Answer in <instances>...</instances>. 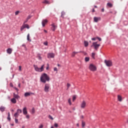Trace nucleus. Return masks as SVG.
Returning <instances> with one entry per match:
<instances>
[{
    "label": "nucleus",
    "instance_id": "obj_1",
    "mask_svg": "<svg viewBox=\"0 0 128 128\" xmlns=\"http://www.w3.org/2000/svg\"><path fill=\"white\" fill-rule=\"evenodd\" d=\"M50 76L46 73L42 74L40 77V80L43 84H46V82H50Z\"/></svg>",
    "mask_w": 128,
    "mask_h": 128
},
{
    "label": "nucleus",
    "instance_id": "obj_2",
    "mask_svg": "<svg viewBox=\"0 0 128 128\" xmlns=\"http://www.w3.org/2000/svg\"><path fill=\"white\" fill-rule=\"evenodd\" d=\"M34 66L36 72H44V64H43L40 68H38V66L36 65H34Z\"/></svg>",
    "mask_w": 128,
    "mask_h": 128
},
{
    "label": "nucleus",
    "instance_id": "obj_3",
    "mask_svg": "<svg viewBox=\"0 0 128 128\" xmlns=\"http://www.w3.org/2000/svg\"><path fill=\"white\" fill-rule=\"evenodd\" d=\"M100 44H98V42H94L92 43V44L91 46V47H94V50H98V48H100Z\"/></svg>",
    "mask_w": 128,
    "mask_h": 128
},
{
    "label": "nucleus",
    "instance_id": "obj_4",
    "mask_svg": "<svg viewBox=\"0 0 128 128\" xmlns=\"http://www.w3.org/2000/svg\"><path fill=\"white\" fill-rule=\"evenodd\" d=\"M89 70H90L91 72H96V66L92 64H90L89 66Z\"/></svg>",
    "mask_w": 128,
    "mask_h": 128
},
{
    "label": "nucleus",
    "instance_id": "obj_5",
    "mask_svg": "<svg viewBox=\"0 0 128 128\" xmlns=\"http://www.w3.org/2000/svg\"><path fill=\"white\" fill-rule=\"evenodd\" d=\"M50 86L49 84H46L44 85V91L45 92H50Z\"/></svg>",
    "mask_w": 128,
    "mask_h": 128
},
{
    "label": "nucleus",
    "instance_id": "obj_6",
    "mask_svg": "<svg viewBox=\"0 0 128 128\" xmlns=\"http://www.w3.org/2000/svg\"><path fill=\"white\" fill-rule=\"evenodd\" d=\"M104 63L106 64L107 66H112V62L111 60H104Z\"/></svg>",
    "mask_w": 128,
    "mask_h": 128
},
{
    "label": "nucleus",
    "instance_id": "obj_7",
    "mask_svg": "<svg viewBox=\"0 0 128 128\" xmlns=\"http://www.w3.org/2000/svg\"><path fill=\"white\" fill-rule=\"evenodd\" d=\"M22 111L20 109L17 110V112L14 114V116L15 118H18V116H20V114H22Z\"/></svg>",
    "mask_w": 128,
    "mask_h": 128
},
{
    "label": "nucleus",
    "instance_id": "obj_8",
    "mask_svg": "<svg viewBox=\"0 0 128 128\" xmlns=\"http://www.w3.org/2000/svg\"><path fill=\"white\" fill-rule=\"evenodd\" d=\"M80 106L81 108H86V101L83 100L80 104Z\"/></svg>",
    "mask_w": 128,
    "mask_h": 128
},
{
    "label": "nucleus",
    "instance_id": "obj_9",
    "mask_svg": "<svg viewBox=\"0 0 128 128\" xmlns=\"http://www.w3.org/2000/svg\"><path fill=\"white\" fill-rule=\"evenodd\" d=\"M54 58V53H49L48 54V58Z\"/></svg>",
    "mask_w": 128,
    "mask_h": 128
},
{
    "label": "nucleus",
    "instance_id": "obj_10",
    "mask_svg": "<svg viewBox=\"0 0 128 128\" xmlns=\"http://www.w3.org/2000/svg\"><path fill=\"white\" fill-rule=\"evenodd\" d=\"M52 30H53L54 32V30H56V28H58V26H56V24H54V23H53L52 24Z\"/></svg>",
    "mask_w": 128,
    "mask_h": 128
},
{
    "label": "nucleus",
    "instance_id": "obj_11",
    "mask_svg": "<svg viewBox=\"0 0 128 128\" xmlns=\"http://www.w3.org/2000/svg\"><path fill=\"white\" fill-rule=\"evenodd\" d=\"M13 96L14 98L16 100H20V96H18V94H16L15 93L13 94Z\"/></svg>",
    "mask_w": 128,
    "mask_h": 128
},
{
    "label": "nucleus",
    "instance_id": "obj_12",
    "mask_svg": "<svg viewBox=\"0 0 128 128\" xmlns=\"http://www.w3.org/2000/svg\"><path fill=\"white\" fill-rule=\"evenodd\" d=\"M100 20V17H94V22H99V20Z\"/></svg>",
    "mask_w": 128,
    "mask_h": 128
},
{
    "label": "nucleus",
    "instance_id": "obj_13",
    "mask_svg": "<svg viewBox=\"0 0 128 128\" xmlns=\"http://www.w3.org/2000/svg\"><path fill=\"white\" fill-rule=\"evenodd\" d=\"M30 94H34V93L32 92H26L24 94V96L26 98V96H30Z\"/></svg>",
    "mask_w": 128,
    "mask_h": 128
},
{
    "label": "nucleus",
    "instance_id": "obj_14",
    "mask_svg": "<svg viewBox=\"0 0 128 128\" xmlns=\"http://www.w3.org/2000/svg\"><path fill=\"white\" fill-rule=\"evenodd\" d=\"M42 4H50V2L48 0H44L42 2Z\"/></svg>",
    "mask_w": 128,
    "mask_h": 128
},
{
    "label": "nucleus",
    "instance_id": "obj_15",
    "mask_svg": "<svg viewBox=\"0 0 128 128\" xmlns=\"http://www.w3.org/2000/svg\"><path fill=\"white\" fill-rule=\"evenodd\" d=\"M23 114H24L25 116L28 114V110H26V107H24L23 108Z\"/></svg>",
    "mask_w": 128,
    "mask_h": 128
},
{
    "label": "nucleus",
    "instance_id": "obj_16",
    "mask_svg": "<svg viewBox=\"0 0 128 128\" xmlns=\"http://www.w3.org/2000/svg\"><path fill=\"white\" fill-rule=\"evenodd\" d=\"M6 52L8 54H10L12 52V48H8L7 49Z\"/></svg>",
    "mask_w": 128,
    "mask_h": 128
},
{
    "label": "nucleus",
    "instance_id": "obj_17",
    "mask_svg": "<svg viewBox=\"0 0 128 128\" xmlns=\"http://www.w3.org/2000/svg\"><path fill=\"white\" fill-rule=\"evenodd\" d=\"M80 52H82V51H80L79 52H74L72 54V58H74V56H75L76 54H78Z\"/></svg>",
    "mask_w": 128,
    "mask_h": 128
},
{
    "label": "nucleus",
    "instance_id": "obj_18",
    "mask_svg": "<svg viewBox=\"0 0 128 128\" xmlns=\"http://www.w3.org/2000/svg\"><path fill=\"white\" fill-rule=\"evenodd\" d=\"M46 22H48V20H44L42 21V26H46Z\"/></svg>",
    "mask_w": 128,
    "mask_h": 128
},
{
    "label": "nucleus",
    "instance_id": "obj_19",
    "mask_svg": "<svg viewBox=\"0 0 128 128\" xmlns=\"http://www.w3.org/2000/svg\"><path fill=\"white\" fill-rule=\"evenodd\" d=\"M11 102L12 104H16V100L15 98L11 99Z\"/></svg>",
    "mask_w": 128,
    "mask_h": 128
},
{
    "label": "nucleus",
    "instance_id": "obj_20",
    "mask_svg": "<svg viewBox=\"0 0 128 128\" xmlns=\"http://www.w3.org/2000/svg\"><path fill=\"white\" fill-rule=\"evenodd\" d=\"M6 110V108L2 106L0 108V110L2 112H4V110Z\"/></svg>",
    "mask_w": 128,
    "mask_h": 128
},
{
    "label": "nucleus",
    "instance_id": "obj_21",
    "mask_svg": "<svg viewBox=\"0 0 128 128\" xmlns=\"http://www.w3.org/2000/svg\"><path fill=\"white\" fill-rule=\"evenodd\" d=\"M118 99L119 100V102H122V96L118 95Z\"/></svg>",
    "mask_w": 128,
    "mask_h": 128
},
{
    "label": "nucleus",
    "instance_id": "obj_22",
    "mask_svg": "<svg viewBox=\"0 0 128 128\" xmlns=\"http://www.w3.org/2000/svg\"><path fill=\"white\" fill-rule=\"evenodd\" d=\"M84 46L86 48V46H88V42L87 41H84Z\"/></svg>",
    "mask_w": 128,
    "mask_h": 128
},
{
    "label": "nucleus",
    "instance_id": "obj_23",
    "mask_svg": "<svg viewBox=\"0 0 128 128\" xmlns=\"http://www.w3.org/2000/svg\"><path fill=\"white\" fill-rule=\"evenodd\" d=\"M107 6H108V8H112V4L110 2H108L107 4Z\"/></svg>",
    "mask_w": 128,
    "mask_h": 128
},
{
    "label": "nucleus",
    "instance_id": "obj_24",
    "mask_svg": "<svg viewBox=\"0 0 128 128\" xmlns=\"http://www.w3.org/2000/svg\"><path fill=\"white\" fill-rule=\"evenodd\" d=\"M37 58H38V60H42V56H40V54H38Z\"/></svg>",
    "mask_w": 128,
    "mask_h": 128
},
{
    "label": "nucleus",
    "instance_id": "obj_25",
    "mask_svg": "<svg viewBox=\"0 0 128 128\" xmlns=\"http://www.w3.org/2000/svg\"><path fill=\"white\" fill-rule=\"evenodd\" d=\"M27 40H28V42H32V40L30 38V34H28L27 36Z\"/></svg>",
    "mask_w": 128,
    "mask_h": 128
},
{
    "label": "nucleus",
    "instance_id": "obj_26",
    "mask_svg": "<svg viewBox=\"0 0 128 128\" xmlns=\"http://www.w3.org/2000/svg\"><path fill=\"white\" fill-rule=\"evenodd\" d=\"M82 128H84V126H86V122L82 121Z\"/></svg>",
    "mask_w": 128,
    "mask_h": 128
},
{
    "label": "nucleus",
    "instance_id": "obj_27",
    "mask_svg": "<svg viewBox=\"0 0 128 128\" xmlns=\"http://www.w3.org/2000/svg\"><path fill=\"white\" fill-rule=\"evenodd\" d=\"M24 26L25 28H28V29L30 28V26H28V24H24Z\"/></svg>",
    "mask_w": 128,
    "mask_h": 128
},
{
    "label": "nucleus",
    "instance_id": "obj_28",
    "mask_svg": "<svg viewBox=\"0 0 128 128\" xmlns=\"http://www.w3.org/2000/svg\"><path fill=\"white\" fill-rule=\"evenodd\" d=\"M8 120H10V112H8Z\"/></svg>",
    "mask_w": 128,
    "mask_h": 128
},
{
    "label": "nucleus",
    "instance_id": "obj_29",
    "mask_svg": "<svg viewBox=\"0 0 128 128\" xmlns=\"http://www.w3.org/2000/svg\"><path fill=\"white\" fill-rule=\"evenodd\" d=\"M70 84L69 83L67 84V88H66V90H68V88H70Z\"/></svg>",
    "mask_w": 128,
    "mask_h": 128
},
{
    "label": "nucleus",
    "instance_id": "obj_30",
    "mask_svg": "<svg viewBox=\"0 0 128 128\" xmlns=\"http://www.w3.org/2000/svg\"><path fill=\"white\" fill-rule=\"evenodd\" d=\"M24 28H25V27H24V25H23V26L21 27V28H20V30H21V32H22V31L24 30Z\"/></svg>",
    "mask_w": 128,
    "mask_h": 128
},
{
    "label": "nucleus",
    "instance_id": "obj_31",
    "mask_svg": "<svg viewBox=\"0 0 128 128\" xmlns=\"http://www.w3.org/2000/svg\"><path fill=\"white\" fill-rule=\"evenodd\" d=\"M89 60H90V58H88V57H86V58H85V62H89Z\"/></svg>",
    "mask_w": 128,
    "mask_h": 128
},
{
    "label": "nucleus",
    "instance_id": "obj_32",
    "mask_svg": "<svg viewBox=\"0 0 128 128\" xmlns=\"http://www.w3.org/2000/svg\"><path fill=\"white\" fill-rule=\"evenodd\" d=\"M68 102L69 104H70V106H72V101L70 100V98L68 99Z\"/></svg>",
    "mask_w": 128,
    "mask_h": 128
},
{
    "label": "nucleus",
    "instance_id": "obj_33",
    "mask_svg": "<svg viewBox=\"0 0 128 128\" xmlns=\"http://www.w3.org/2000/svg\"><path fill=\"white\" fill-rule=\"evenodd\" d=\"M64 14H65L64 12H62V15H61L62 18H64Z\"/></svg>",
    "mask_w": 128,
    "mask_h": 128
},
{
    "label": "nucleus",
    "instance_id": "obj_34",
    "mask_svg": "<svg viewBox=\"0 0 128 128\" xmlns=\"http://www.w3.org/2000/svg\"><path fill=\"white\" fill-rule=\"evenodd\" d=\"M15 122L16 124H18V118H15Z\"/></svg>",
    "mask_w": 128,
    "mask_h": 128
},
{
    "label": "nucleus",
    "instance_id": "obj_35",
    "mask_svg": "<svg viewBox=\"0 0 128 128\" xmlns=\"http://www.w3.org/2000/svg\"><path fill=\"white\" fill-rule=\"evenodd\" d=\"M20 14V11H16L15 12V16H18Z\"/></svg>",
    "mask_w": 128,
    "mask_h": 128
},
{
    "label": "nucleus",
    "instance_id": "obj_36",
    "mask_svg": "<svg viewBox=\"0 0 128 128\" xmlns=\"http://www.w3.org/2000/svg\"><path fill=\"white\" fill-rule=\"evenodd\" d=\"M96 56V54L95 53H92V58H94V56Z\"/></svg>",
    "mask_w": 128,
    "mask_h": 128
},
{
    "label": "nucleus",
    "instance_id": "obj_37",
    "mask_svg": "<svg viewBox=\"0 0 128 128\" xmlns=\"http://www.w3.org/2000/svg\"><path fill=\"white\" fill-rule=\"evenodd\" d=\"M76 96H73V98H72L73 102H74V100H76Z\"/></svg>",
    "mask_w": 128,
    "mask_h": 128
},
{
    "label": "nucleus",
    "instance_id": "obj_38",
    "mask_svg": "<svg viewBox=\"0 0 128 128\" xmlns=\"http://www.w3.org/2000/svg\"><path fill=\"white\" fill-rule=\"evenodd\" d=\"M31 18H32V16H28L27 17V18H26L27 20H30Z\"/></svg>",
    "mask_w": 128,
    "mask_h": 128
},
{
    "label": "nucleus",
    "instance_id": "obj_39",
    "mask_svg": "<svg viewBox=\"0 0 128 128\" xmlns=\"http://www.w3.org/2000/svg\"><path fill=\"white\" fill-rule=\"evenodd\" d=\"M48 118H50V120H54V118L50 115H49Z\"/></svg>",
    "mask_w": 128,
    "mask_h": 128
},
{
    "label": "nucleus",
    "instance_id": "obj_40",
    "mask_svg": "<svg viewBox=\"0 0 128 128\" xmlns=\"http://www.w3.org/2000/svg\"><path fill=\"white\" fill-rule=\"evenodd\" d=\"M48 42H44V46H48Z\"/></svg>",
    "mask_w": 128,
    "mask_h": 128
},
{
    "label": "nucleus",
    "instance_id": "obj_41",
    "mask_svg": "<svg viewBox=\"0 0 128 128\" xmlns=\"http://www.w3.org/2000/svg\"><path fill=\"white\" fill-rule=\"evenodd\" d=\"M54 126H55V128H58V124L56 123H55L54 124Z\"/></svg>",
    "mask_w": 128,
    "mask_h": 128
},
{
    "label": "nucleus",
    "instance_id": "obj_42",
    "mask_svg": "<svg viewBox=\"0 0 128 128\" xmlns=\"http://www.w3.org/2000/svg\"><path fill=\"white\" fill-rule=\"evenodd\" d=\"M44 128V125H43L42 124H41L39 126V127H38V128Z\"/></svg>",
    "mask_w": 128,
    "mask_h": 128
},
{
    "label": "nucleus",
    "instance_id": "obj_43",
    "mask_svg": "<svg viewBox=\"0 0 128 128\" xmlns=\"http://www.w3.org/2000/svg\"><path fill=\"white\" fill-rule=\"evenodd\" d=\"M34 112H35L34 108H32V114H34Z\"/></svg>",
    "mask_w": 128,
    "mask_h": 128
},
{
    "label": "nucleus",
    "instance_id": "obj_44",
    "mask_svg": "<svg viewBox=\"0 0 128 128\" xmlns=\"http://www.w3.org/2000/svg\"><path fill=\"white\" fill-rule=\"evenodd\" d=\"M98 40H99V42H101L102 41V38L100 37H97Z\"/></svg>",
    "mask_w": 128,
    "mask_h": 128
},
{
    "label": "nucleus",
    "instance_id": "obj_45",
    "mask_svg": "<svg viewBox=\"0 0 128 128\" xmlns=\"http://www.w3.org/2000/svg\"><path fill=\"white\" fill-rule=\"evenodd\" d=\"M19 70L20 72H22V66H19Z\"/></svg>",
    "mask_w": 128,
    "mask_h": 128
},
{
    "label": "nucleus",
    "instance_id": "obj_46",
    "mask_svg": "<svg viewBox=\"0 0 128 128\" xmlns=\"http://www.w3.org/2000/svg\"><path fill=\"white\" fill-rule=\"evenodd\" d=\"M54 71L58 72V68H54Z\"/></svg>",
    "mask_w": 128,
    "mask_h": 128
},
{
    "label": "nucleus",
    "instance_id": "obj_47",
    "mask_svg": "<svg viewBox=\"0 0 128 128\" xmlns=\"http://www.w3.org/2000/svg\"><path fill=\"white\" fill-rule=\"evenodd\" d=\"M26 118H30V115H26Z\"/></svg>",
    "mask_w": 128,
    "mask_h": 128
},
{
    "label": "nucleus",
    "instance_id": "obj_48",
    "mask_svg": "<svg viewBox=\"0 0 128 128\" xmlns=\"http://www.w3.org/2000/svg\"><path fill=\"white\" fill-rule=\"evenodd\" d=\"M102 12H104V8L102 9Z\"/></svg>",
    "mask_w": 128,
    "mask_h": 128
},
{
    "label": "nucleus",
    "instance_id": "obj_49",
    "mask_svg": "<svg viewBox=\"0 0 128 128\" xmlns=\"http://www.w3.org/2000/svg\"><path fill=\"white\" fill-rule=\"evenodd\" d=\"M92 40H96V38H92Z\"/></svg>",
    "mask_w": 128,
    "mask_h": 128
},
{
    "label": "nucleus",
    "instance_id": "obj_50",
    "mask_svg": "<svg viewBox=\"0 0 128 128\" xmlns=\"http://www.w3.org/2000/svg\"><path fill=\"white\" fill-rule=\"evenodd\" d=\"M92 12H96V10H94V8H93L92 10Z\"/></svg>",
    "mask_w": 128,
    "mask_h": 128
},
{
    "label": "nucleus",
    "instance_id": "obj_51",
    "mask_svg": "<svg viewBox=\"0 0 128 128\" xmlns=\"http://www.w3.org/2000/svg\"><path fill=\"white\" fill-rule=\"evenodd\" d=\"M76 126L78 128V126H80V124L78 123L76 124Z\"/></svg>",
    "mask_w": 128,
    "mask_h": 128
},
{
    "label": "nucleus",
    "instance_id": "obj_52",
    "mask_svg": "<svg viewBox=\"0 0 128 128\" xmlns=\"http://www.w3.org/2000/svg\"><path fill=\"white\" fill-rule=\"evenodd\" d=\"M48 64V67H46V70H48V64Z\"/></svg>",
    "mask_w": 128,
    "mask_h": 128
},
{
    "label": "nucleus",
    "instance_id": "obj_53",
    "mask_svg": "<svg viewBox=\"0 0 128 128\" xmlns=\"http://www.w3.org/2000/svg\"><path fill=\"white\" fill-rule=\"evenodd\" d=\"M26 22H28V20L26 19V20L24 22V24H26Z\"/></svg>",
    "mask_w": 128,
    "mask_h": 128
},
{
    "label": "nucleus",
    "instance_id": "obj_54",
    "mask_svg": "<svg viewBox=\"0 0 128 128\" xmlns=\"http://www.w3.org/2000/svg\"><path fill=\"white\" fill-rule=\"evenodd\" d=\"M18 88H20V83L18 85Z\"/></svg>",
    "mask_w": 128,
    "mask_h": 128
},
{
    "label": "nucleus",
    "instance_id": "obj_55",
    "mask_svg": "<svg viewBox=\"0 0 128 128\" xmlns=\"http://www.w3.org/2000/svg\"><path fill=\"white\" fill-rule=\"evenodd\" d=\"M15 90H17V92H18V88H15Z\"/></svg>",
    "mask_w": 128,
    "mask_h": 128
},
{
    "label": "nucleus",
    "instance_id": "obj_56",
    "mask_svg": "<svg viewBox=\"0 0 128 128\" xmlns=\"http://www.w3.org/2000/svg\"><path fill=\"white\" fill-rule=\"evenodd\" d=\"M44 32H48V31H46V30H44Z\"/></svg>",
    "mask_w": 128,
    "mask_h": 128
},
{
    "label": "nucleus",
    "instance_id": "obj_57",
    "mask_svg": "<svg viewBox=\"0 0 128 128\" xmlns=\"http://www.w3.org/2000/svg\"><path fill=\"white\" fill-rule=\"evenodd\" d=\"M81 118H84V116H81Z\"/></svg>",
    "mask_w": 128,
    "mask_h": 128
},
{
    "label": "nucleus",
    "instance_id": "obj_58",
    "mask_svg": "<svg viewBox=\"0 0 128 128\" xmlns=\"http://www.w3.org/2000/svg\"><path fill=\"white\" fill-rule=\"evenodd\" d=\"M94 6V8H98V6Z\"/></svg>",
    "mask_w": 128,
    "mask_h": 128
},
{
    "label": "nucleus",
    "instance_id": "obj_59",
    "mask_svg": "<svg viewBox=\"0 0 128 128\" xmlns=\"http://www.w3.org/2000/svg\"><path fill=\"white\" fill-rule=\"evenodd\" d=\"M50 128H54V126H51Z\"/></svg>",
    "mask_w": 128,
    "mask_h": 128
},
{
    "label": "nucleus",
    "instance_id": "obj_60",
    "mask_svg": "<svg viewBox=\"0 0 128 128\" xmlns=\"http://www.w3.org/2000/svg\"><path fill=\"white\" fill-rule=\"evenodd\" d=\"M110 12V14H112V12Z\"/></svg>",
    "mask_w": 128,
    "mask_h": 128
},
{
    "label": "nucleus",
    "instance_id": "obj_61",
    "mask_svg": "<svg viewBox=\"0 0 128 128\" xmlns=\"http://www.w3.org/2000/svg\"><path fill=\"white\" fill-rule=\"evenodd\" d=\"M22 128H24V126H22Z\"/></svg>",
    "mask_w": 128,
    "mask_h": 128
},
{
    "label": "nucleus",
    "instance_id": "obj_62",
    "mask_svg": "<svg viewBox=\"0 0 128 128\" xmlns=\"http://www.w3.org/2000/svg\"><path fill=\"white\" fill-rule=\"evenodd\" d=\"M11 126H14V124H11Z\"/></svg>",
    "mask_w": 128,
    "mask_h": 128
},
{
    "label": "nucleus",
    "instance_id": "obj_63",
    "mask_svg": "<svg viewBox=\"0 0 128 128\" xmlns=\"http://www.w3.org/2000/svg\"><path fill=\"white\" fill-rule=\"evenodd\" d=\"M2 70V68H0V70Z\"/></svg>",
    "mask_w": 128,
    "mask_h": 128
},
{
    "label": "nucleus",
    "instance_id": "obj_64",
    "mask_svg": "<svg viewBox=\"0 0 128 128\" xmlns=\"http://www.w3.org/2000/svg\"><path fill=\"white\" fill-rule=\"evenodd\" d=\"M0 128H2V126H0Z\"/></svg>",
    "mask_w": 128,
    "mask_h": 128
}]
</instances>
